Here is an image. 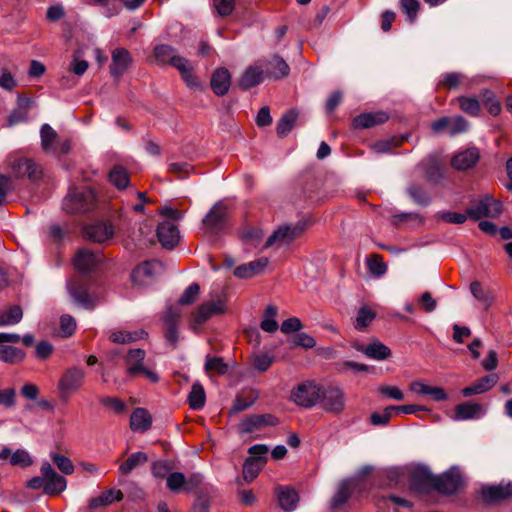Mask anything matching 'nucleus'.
I'll list each match as a JSON object with an SVG mask.
<instances>
[{"label": "nucleus", "instance_id": "obj_33", "mask_svg": "<svg viewBox=\"0 0 512 512\" xmlns=\"http://www.w3.org/2000/svg\"><path fill=\"white\" fill-rule=\"evenodd\" d=\"M388 120L387 113L383 111L363 113L356 116L353 125L356 128H370L378 124H382Z\"/></svg>", "mask_w": 512, "mask_h": 512}, {"label": "nucleus", "instance_id": "obj_26", "mask_svg": "<svg viewBox=\"0 0 512 512\" xmlns=\"http://www.w3.org/2000/svg\"><path fill=\"white\" fill-rule=\"evenodd\" d=\"M478 149L469 148L457 153L451 160V165L457 170H468L472 168L479 160Z\"/></svg>", "mask_w": 512, "mask_h": 512}, {"label": "nucleus", "instance_id": "obj_22", "mask_svg": "<svg viewBox=\"0 0 512 512\" xmlns=\"http://www.w3.org/2000/svg\"><path fill=\"white\" fill-rule=\"evenodd\" d=\"M434 475L429 469L422 465H415L410 468V482L416 490H426L433 487Z\"/></svg>", "mask_w": 512, "mask_h": 512}, {"label": "nucleus", "instance_id": "obj_20", "mask_svg": "<svg viewBox=\"0 0 512 512\" xmlns=\"http://www.w3.org/2000/svg\"><path fill=\"white\" fill-rule=\"evenodd\" d=\"M157 237L163 247L172 249L179 241V230L171 220L161 222L157 227Z\"/></svg>", "mask_w": 512, "mask_h": 512}, {"label": "nucleus", "instance_id": "obj_55", "mask_svg": "<svg viewBox=\"0 0 512 512\" xmlns=\"http://www.w3.org/2000/svg\"><path fill=\"white\" fill-rule=\"evenodd\" d=\"M393 415L394 408L392 406H388L382 411L372 413L370 416V422L374 426H385L389 423Z\"/></svg>", "mask_w": 512, "mask_h": 512}, {"label": "nucleus", "instance_id": "obj_14", "mask_svg": "<svg viewBox=\"0 0 512 512\" xmlns=\"http://www.w3.org/2000/svg\"><path fill=\"white\" fill-rule=\"evenodd\" d=\"M482 500L492 504L512 496V482L498 485H483L480 489Z\"/></svg>", "mask_w": 512, "mask_h": 512}, {"label": "nucleus", "instance_id": "obj_56", "mask_svg": "<svg viewBox=\"0 0 512 512\" xmlns=\"http://www.w3.org/2000/svg\"><path fill=\"white\" fill-rule=\"evenodd\" d=\"M374 318L375 313L372 310L367 307L360 308L356 316L355 328L358 330L366 328Z\"/></svg>", "mask_w": 512, "mask_h": 512}, {"label": "nucleus", "instance_id": "obj_15", "mask_svg": "<svg viewBox=\"0 0 512 512\" xmlns=\"http://www.w3.org/2000/svg\"><path fill=\"white\" fill-rule=\"evenodd\" d=\"M277 422V418L272 414L252 415L241 421L239 431L241 434H251L259 431L262 427L274 426Z\"/></svg>", "mask_w": 512, "mask_h": 512}, {"label": "nucleus", "instance_id": "obj_9", "mask_svg": "<svg viewBox=\"0 0 512 512\" xmlns=\"http://www.w3.org/2000/svg\"><path fill=\"white\" fill-rule=\"evenodd\" d=\"M502 212V205L500 202L494 200L491 196L485 195L473 203L468 209L467 213L470 219L479 220L483 217L495 218Z\"/></svg>", "mask_w": 512, "mask_h": 512}, {"label": "nucleus", "instance_id": "obj_51", "mask_svg": "<svg viewBox=\"0 0 512 512\" xmlns=\"http://www.w3.org/2000/svg\"><path fill=\"white\" fill-rule=\"evenodd\" d=\"M257 397H258V394L255 391H249L246 394L238 395L234 400V404L232 406V412L238 413L243 410H246L247 408L251 407L255 403Z\"/></svg>", "mask_w": 512, "mask_h": 512}, {"label": "nucleus", "instance_id": "obj_50", "mask_svg": "<svg viewBox=\"0 0 512 512\" xmlns=\"http://www.w3.org/2000/svg\"><path fill=\"white\" fill-rule=\"evenodd\" d=\"M297 113L293 110L286 112L277 123L276 131L280 137L286 136L293 128Z\"/></svg>", "mask_w": 512, "mask_h": 512}, {"label": "nucleus", "instance_id": "obj_12", "mask_svg": "<svg viewBox=\"0 0 512 512\" xmlns=\"http://www.w3.org/2000/svg\"><path fill=\"white\" fill-rule=\"evenodd\" d=\"M486 414L487 408L484 405L467 401L456 405L451 419L453 421L479 420L485 417Z\"/></svg>", "mask_w": 512, "mask_h": 512}, {"label": "nucleus", "instance_id": "obj_64", "mask_svg": "<svg viewBox=\"0 0 512 512\" xmlns=\"http://www.w3.org/2000/svg\"><path fill=\"white\" fill-rule=\"evenodd\" d=\"M303 328V325L299 318L291 317L284 320L281 324V331L284 334H290L292 332H298Z\"/></svg>", "mask_w": 512, "mask_h": 512}, {"label": "nucleus", "instance_id": "obj_38", "mask_svg": "<svg viewBox=\"0 0 512 512\" xmlns=\"http://www.w3.org/2000/svg\"><path fill=\"white\" fill-rule=\"evenodd\" d=\"M470 291L484 309H488L492 305L495 296L490 289L483 287L479 282H472Z\"/></svg>", "mask_w": 512, "mask_h": 512}, {"label": "nucleus", "instance_id": "obj_30", "mask_svg": "<svg viewBox=\"0 0 512 512\" xmlns=\"http://www.w3.org/2000/svg\"><path fill=\"white\" fill-rule=\"evenodd\" d=\"M269 261L266 257L258 258L254 261H251L246 264H242L235 268L234 275L238 278H251L255 276L256 274L261 273L266 266L268 265Z\"/></svg>", "mask_w": 512, "mask_h": 512}, {"label": "nucleus", "instance_id": "obj_28", "mask_svg": "<svg viewBox=\"0 0 512 512\" xmlns=\"http://www.w3.org/2000/svg\"><path fill=\"white\" fill-rule=\"evenodd\" d=\"M356 349L362 352L366 357L377 361L385 360L391 355L390 348L378 340H375L366 346L359 345Z\"/></svg>", "mask_w": 512, "mask_h": 512}, {"label": "nucleus", "instance_id": "obj_53", "mask_svg": "<svg viewBox=\"0 0 512 512\" xmlns=\"http://www.w3.org/2000/svg\"><path fill=\"white\" fill-rule=\"evenodd\" d=\"M186 476L181 472H172L166 479L167 488L173 493L185 491Z\"/></svg>", "mask_w": 512, "mask_h": 512}, {"label": "nucleus", "instance_id": "obj_40", "mask_svg": "<svg viewBox=\"0 0 512 512\" xmlns=\"http://www.w3.org/2000/svg\"><path fill=\"white\" fill-rule=\"evenodd\" d=\"M25 352L17 347L0 344V361L8 364L20 363L25 359Z\"/></svg>", "mask_w": 512, "mask_h": 512}, {"label": "nucleus", "instance_id": "obj_47", "mask_svg": "<svg viewBox=\"0 0 512 512\" xmlns=\"http://www.w3.org/2000/svg\"><path fill=\"white\" fill-rule=\"evenodd\" d=\"M109 181L118 189H125L129 185V175L122 166H115L108 175Z\"/></svg>", "mask_w": 512, "mask_h": 512}, {"label": "nucleus", "instance_id": "obj_48", "mask_svg": "<svg viewBox=\"0 0 512 512\" xmlns=\"http://www.w3.org/2000/svg\"><path fill=\"white\" fill-rule=\"evenodd\" d=\"M175 469V464L172 460L161 459L152 463L151 472L154 477L159 479L168 478V475Z\"/></svg>", "mask_w": 512, "mask_h": 512}, {"label": "nucleus", "instance_id": "obj_4", "mask_svg": "<svg viewBox=\"0 0 512 512\" xmlns=\"http://www.w3.org/2000/svg\"><path fill=\"white\" fill-rule=\"evenodd\" d=\"M465 486L458 467L452 466L440 475L434 476L433 489L442 495L450 496L458 493Z\"/></svg>", "mask_w": 512, "mask_h": 512}, {"label": "nucleus", "instance_id": "obj_42", "mask_svg": "<svg viewBox=\"0 0 512 512\" xmlns=\"http://www.w3.org/2000/svg\"><path fill=\"white\" fill-rule=\"evenodd\" d=\"M412 201L419 206H428L431 202L429 193L419 184L412 183L406 189Z\"/></svg>", "mask_w": 512, "mask_h": 512}, {"label": "nucleus", "instance_id": "obj_37", "mask_svg": "<svg viewBox=\"0 0 512 512\" xmlns=\"http://www.w3.org/2000/svg\"><path fill=\"white\" fill-rule=\"evenodd\" d=\"M268 66L270 67L267 71V76L273 79H281L289 75L290 67L286 63V61L275 55L268 62Z\"/></svg>", "mask_w": 512, "mask_h": 512}, {"label": "nucleus", "instance_id": "obj_18", "mask_svg": "<svg viewBox=\"0 0 512 512\" xmlns=\"http://www.w3.org/2000/svg\"><path fill=\"white\" fill-rule=\"evenodd\" d=\"M11 170L15 177L27 176L30 180H37L41 175L40 167L31 159L17 158L11 162Z\"/></svg>", "mask_w": 512, "mask_h": 512}, {"label": "nucleus", "instance_id": "obj_19", "mask_svg": "<svg viewBox=\"0 0 512 512\" xmlns=\"http://www.w3.org/2000/svg\"><path fill=\"white\" fill-rule=\"evenodd\" d=\"M114 235V228L111 223L96 222L84 228V236L91 241L104 243Z\"/></svg>", "mask_w": 512, "mask_h": 512}, {"label": "nucleus", "instance_id": "obj_7", "mask_svg": "<svg viewBox=\"0 0 512 512\" xmlns=\"http://www.w3.org/2000/svg\"><path fill=\"white\" fill-rule=\"evenodd\" d=\"M85 371L77 366H73L65 370L59 380V391L62 399H67L77 392L85 379Z\"/></svg>", "mask_w": 512, "mask_h": 512}, {"label": "nucleus", "instance_id": "obj_57", "mask_svg": "<svg viewBox=\"0 0 512 512\" xmlns=\"http://www.w3.org/2000/svg\"><path fill=\"white\" fill-rule=\"evenodd\" d=\"M118 483L125 486L128 497L132 500L142 499L144 497L143 489L135 481H128L121 478Z\"/></svg>", "mask_w": 512, "mask_h": 512}, {"label": "nucleus", "instance_id": "obj_36", "mask_svg": "<svg viewBox=\"0 0 512 512\" xmlns=\"http://www.w3.org/2000/svg\"><path fill=\"white\" fill-rule=\"evenodd\" d=\"M420 166L424 169L425 178L429 183L438 184L442 180L443 173L436 157L429 156L425 158Z\"/></svg>", "mask_w": 512, "mask_h": 512}, {"label": "nucleus", "instance_id": "obj_2", "mask_svg": "<svg viewBox=\"0 0 512 512\" xmlns=\"http://www.w3.org/2000/svg\"><path fill=\"white\" fill-rule=\"evenodd\" d=\"M41 476H35L27 482V487L40 490L47 495H58L67 487L66 479L55 472L48 462H43L40 468Z\"/></svg>", "mask_w": 512, "mask_h": 512}, {"label": "nucleus", "instance_id": "obj_1", "mask_svg": "<svg viewBox=\"0 0 512 512\" xmlns=\"http://www.w3.org/2000/svg\"><path fill=\"white\" fill-rule=\"evenodd\" d=\"M96 207V195L89 187H71L62 200V209L68 214H86Z\"/></svg>", "mask_w": 512, "mask_h": 512}, {"label": "nucleus", "instance_id": "obj_25", "mask_svg": "<svg viewBox=\"0 0 512 512\" xmlns=\"http://www.w3.org/2000/svg\"><path fill=\"white\" fill-rule=\"evenodd\" d=\"M101 260V255L94 253L90 250L82 249L79 250L74 258L75 268L86 273L93 270Z\"/></svg>", "mask_w": 512, "mask_h": 512}, {"label": "nucleus", "instance_id": "obj_10", "mask_svg": "<svg viewBox=\"0 0 512 512\" xmlns=\"http://www.w3.org/2000/svg\"><path fill=\"white\" fill-rule=\"evenodd\" d=\"M227 220V206L223 202L219 201L213 205L203 218V225L208 231L212 233H219L226 227Z\"/></svg>", "mask_w": 512, "mask_h": 512}, {"label": "nucleus", "instance_id": "obj_35", "mask_svg": "<svg viewBox=\"0 0 512 512\" xmlns=\"http://www.w3.org/2000/svg\"><path fill=\"white\" fill-rule=\"evenodd\" d=\"M41 147L46 153L56 155L58 135L57 132L47 123L40 129Z\"/></svg>", "mask_w": 512, "mask_h": 512}, {"label": "nucleus", "instance_id": "obj_5", "mask_svg": "<svg viewBox=\"0 0 512 512\" xmlns=\"http://www.w3.org/2000/svg\"><path fill=\"white\" fill-rule=\"evenodd\" d=\"M304 229L305 223L303 222H298L294 225H281L269 236L264 247L269 248L275 244L279 247L287 246L299 238L303 234Z\"/></svg>", "mask_w": 512, "mask_h": 512}, {"label": "nucleus", "instance_id": "obj_17", "mask_svg": "<svg viewBox=\"0 0 512 512\" xmlns=\"http://www.w3.org/2000/svg\"><path fill=\"white\" fill-rule=\"evenodd\" d=\"M269 450H249L257 452L249 457L243 465V477L246 482L253 481L267 461L266 453Z\"/></svg>", "mask_w": 512, "mask_h": 512}, {"label": "nucleus", "instance_id": "obj_32", "mask_svg": "<svg viewBox=\"0 0 512 512\" xmlns=\"http://www.w3.org/2000/svg\"><path fill=\"white\" fill-rule=\"evenodd\" d=\"M154 58L158 64H170L174 68H176V65L178 63L176 61L177 59H185L184 57H181L177 54L175 48L166 44H160L155 46Z\"/></svg>", "mask_w": 512, "mask_h": 512}, {"label": "nucleus", "instance_id": "obj_59", "mask_svg": "<svg viewBox=\"0 0 512 512\" xmlns=\"http://www.w3.org/2000/svg\"><path fill=\"white\" fill-rule=\"evenodd\" d=\"M10 463L20 467H28L32 464V458L27 450H15L10 457Z\"/></svg>", "mask_w": 512, "mask_h": 512}, {"label": "nucleus", "instance_id": "obj_29", "mask_svg": "<svg viewBox=\"0 0 512 512\" xmlns=\"http://www.w3.org/2000/svg\"><path fill=\"white\" fill-rule=\"evenodd\" d=\"M279 506L285 512L293 511L299 501L298 493L291 487L279 486L276 489Z\"/></svg>", "mask_w": 512, "mask_h": 512}, {"label": "nucleus", "instance_id": "obj_63", "mask_svg": "<svg viewBox=\"0 0 512 512\" xmlns=\"http://www.w3.org/2000/svg\"><path fill=\"white\" fill-rule=\"evenodd\" d=\"M378 392L381 396L397 401H401L404 399V393L396 386H381L378 389Z\"/></svg>", "mask_w": 512, "mask_h": 512}, {"label": "nucleus", "instance_id": "obj_52", "mask_svg": "<svg viewBox=\"0 0 512 512\" xmlns=\"http://www.w3.org/2000/svg\"><path fill=\"white\" fill-rule=\"evenodd\" d=\"M205 371L207 373L215 372L220 375H224L228 372V365L224 362L222 357H211L206 356Z\"/></svg>", "mask_w": 512, "mask_h": 512}, {"label": "nucleus", "instance_id": "obj_43", "mask_svg": "<svg viewBox=\"0 0 512 512\" xmlns=\"http://www.w3.org/2000/svg\"><path fill=\"white\" fill-rule=\"evenodd\" d=\"M23 318V311L20 306L14 305L7 310L0 311V327L18 324Z\"/></svg>", "mask_w": 512, "mask_h": 512}, {"label": "nucleus", "instance_id": "obj_39", "mask_svg": "<svg viewBox=\"0 0 512 512\" xmlns=\"http://www.w3.org/2000/svg\"><path fill=\"white\" fill-rule=\"evenodd\" d=\"M147 332L144 330H136V331H114L110 334L109 339L113 343L117 344H128L135 342L140 339H144L147 337Z\"/></svg>", "mask_w": 512, "mask_h": 512}, {"label": "nucleus", "instance_id": "obj_34", "mask_svg": "<svg viewBox=\"0 0 512 512\" xmlns=\"http://www.w3.org/2000/svg\"><path fill=\"white\" fill-rule=\"evenodd\" d=\"M151 414L144 408H136L130 416V428L134 432H145L151 427Z\"/></svg>", "mask_w": 512, "mask_h": 512}, {"label": "nucleus", "instance_id": "obj_23", "mask_svg": "<svg viewBox=\"0 0 512 512\" xmlns=\"http://www.w3.org/2000/svg\"><path fill=\"white\" fill-rule=\"evenodd\" d=\"M132 58L129 51L125 48H117L112 52V62L110 65L111 75L115 78L120 77L128 68Z\"/></svg>", "mask_w": 512, "mask_h": 512}, {"label": "nucleus", "instance_id": "obj_45", "mask_svg": "<svg viewBox=\"0 0 512 512\" xmlns=\"http://www.w3.org/2000/svg\"><path fill=\"white\" fill-rule=\"evenodd\" d=\"M91 1L94 5H97L100 7L101 13L107 18H111L115 15H118L123 6L122 0H91Z\"/></svg>", "mask_w": 512, "mask_h": 512}, {"label": "nucleus", "instance_id": "obj_13", "mask_svg": "<svg viewBox=\"0 0 512 512\" xmlns=\"http://www.w3.org/2000/svg\"><path fill=\"white\" fill-rule=\"evenodd\" d=\"M163 270L159 261H145L138 265L132 272V279L136 284L145 285L158 276Z\"/></svg>", "mask_w": 512, "mask_h": 512}, {"label": "nucleus", "instance_id": "obj_58", "mask_svg": "<svg viewBox=\"0 0 512 512\" xmlns=\"http://www.w3.org/2000/svg\"><path fill=\"white\" fill-rule=\"evenodd\" d=\"M27 120L28 109L27 107H24L23 104H19V107L10 113L7 119V126L11 127L26 122Z\"/></svg>", "mask_w": 512, "mask_h": 512}, {"label": "nucleus", "instance_id": "obj_44", "mask_svg": "<svg viewBox=\"0 0 512 512\" xmlns=\"http://www.w3.org/2000/svg\"><path fill=\"white\" fill-rule=\"evenodd\" d=\"M188 402L193 410H200L205 406L206 394L203 386L199 382L192 385L191 391L188 395Z\"/></svg>", "mask_w": 512, "mask_h": 512}, {"label": "nucleus", "instance_id": "obj_41", "mask_svg": "<svg viewBox=\"0 0 512 512\" xmlns=\"http://www.w3.org/2000/svg\"><path fill=\"white\" fill-rule=\"evenodd\" d=\"M148 461V456L142 451L131 454L128 459L119 466L120 473L127 475L136 468L144 465Z\"/></svg>", "mask_w": 512, "mask_h": 512}, {"label": "nucleus", "instance_id": "obj_54", "mask_svg": "<svg viewBox=\"0 0 512 512\" xmlns=\"http://www.w3.org/2000/svg\"><path fill=\"white\" fill-rule=\"evenodd\" d=\"M460 109L471 115L477 116L480 112V104L476 98L461 96L458 98Z\"/></svg>", "mask_w": 512, "mask_h": 512}, {"label": "nucleus", "instance_id": "obj_27", "mask_svg": "<svg viewBox=\"0 0 512 512\" xmlns=\"http://www.w3.org/2000/svg\"><path fill=\"white\" fill-rule=\"evenodd\" d=\"M210 85L216 95H225L231 85L230 72L226 68L216 69L212 74Z\"/></svg>", "mask_w": 512, "mask_h": 512}, {"label": "nucleus", "instance_id": "obj_49", "mask_svg": "<svg viewBox=\"0 0 512 512\" xmlns=\"http://www.w3.org/2000/svg\"><path fill=\"white\" fill-rule=\"evenodd\" d=\"M176 69L180 72L182 79L189 87H199L193 73L192 66L188 59H177Z\"/></svg>", "mask_w": 512, "mask_h": 512}, {"label": "nucleus", "instance_id": "obj_21", "mask_svg": "<svg viewBox=\"0 0 512 512\" xmlns=\"http://www.w3.org/2000/svg\"><path fill=\"white\" fill-rule=\"evenodd\" d=\"M265 78L263 65L256 63L248 66L238 80V85L243 90H248L263 82Z\"/></svg>", "mask_w": 512, "mask_h": 512}, {"label": "nucleus", "instance_id": "obj_62", "mask_svg": "<svg viewBox=\"0 0 512 512\" xmlns=\"http://www.w3.org/2000/svg\"><path fill=\"white\" fill-rule=\"evenodd\" d=\"M213 5L220 16H228L235 8V0H213Z\"/></svg>", "mask_w": 512, "mask_h": 512}, {"label": "nucleus", "instance_id": "obj_31", "mask_svg": "<svg viewBox=\"0 0 512 512\" xmlns=\"http://www.w3.org/2000/svg\"><path fill=\"white\" fill-rule=\"evenodd\" d=\"M497 383V376L495 374L486 375L472 385L467 386L461 390L464 397H470L477 394H482L489 391Z\"/></svg>", "mask_w": 512, "mask_h": 512}, {"label": "nucleus", "instance_id": "obj_46", "mask_svg": "<svg viewBox=\"0 0 512 512\" xmlns=\"http://www.w3.org/2000/svg\"><path fill=\"white\" fill-rule=\"evenodd\" d=\"M278 309L274 305H268L264 311L263 320L260 327L263 331L273 333L278 329V322L275 317L277 316Z\"/></svg>", "mask_w": 512, "mask_h": 512}, {"label": "nucleus", "instance_id": "obj_3", "mask_svg": "<svg viewBox=\"0 0 512 512\" xmlns=\"http://www.w3.org/2000/svg\"><path fill=\"white\" fill-rule=\"evenodd\" d=\"M320 390L318 403L326 412L339 414L345 409L346 395L339 385H321Z\"/></svg>", "mask_w": 512, "mask_h": 512}, {"label": "nucleus", "instance_id": "obj_6", "mask_svg": "<svg viewBox=\"0 0 512 512\" xmlns=\"http://www.w3.org/2000/svg\"><path fill=\"white\" fill-rule=\"evenodd\" d=\"M145 357V350L130 349L124 358V362L126 364V372L129 376L132 377L138 374H143L151 382L156 383L159 380V376L144 366Z\"/></svg>", "mask_w": 512, "mask_h": 512}, {"label": "nucleus", "instance_id": "obj_11", "mask_svg": "<svg viewBox=\"0 0 512 512\" xmlns=\"http://www.w3.org/2000/svg\"><path fill=\"white\" fill-rule=\"evenodd\" d=\"M431 129L434 134L447 132L450 136L466 132L469 129L468 121L462 116L441 117L431 123Z\"/></svg>", "mask_w": 512, "mask_h": 512}, {"label": "nucleus", "instance_id": "obj_16", "mask_svg": "<svg viewBox=\"0 0 512 512\" xmlns=\"http://www.w3.org/2000/svg\"><path fill=\"white\" fill-rule=\"evenodd\" d=\"M363 483L358 478H351L342 481L339 488L332 498L331 505L337 508L348 501L351 495L356 491H361Z\"/></svg>", "mask_w": 512, "mask_h": 512}, {"label": "nucleus", "instance_id": "obj_61", "mask_svg": "<svg viewBox=\"0 0 512 512\" xmlns=\"http://www.w3.org/2000/svg\"><path fill=\"white\" fill-rule=\"evenodd\" d=\"M199 291L200 286L197 283L190 284L179 298V303L182 305L191 304L196 299Z\"/></svg>", "mask_w": 512, "mask_h": 512}, {"label": "nucleus", "instance_id": "obj_8", "mask_svg": "<svg viewBox=\"0 0 512 512\" xmlns=\"http://www.w3.org/2000/svg\"><path fill=\"white\" fill-rule=\"evenodd\" d=\"M320 387L321 385L312 381L303 382L292 390L291 397L297 405L310 408L318 404Z\"/></svg>", "mask_w": 512, "mask_h": 512}, {"label": "nucleus", "instance_id": "obj_24", "mask_svg": "<svg viewBox=\"0 0 512 512\" xmlns=\"http://www.w3.org/2000/svg\"><path fill=\"white\" fill-rule=\"evenodd\" d=\"M67 289L73 301L85 309H93L96 306L95 300L89 295L87 289L77 283L69 282Z\"/></svg>", "mask_w": 512, "mask_h": 512}, {"label": "nucleus", "instance_id": "obj_60", "mask_svg": "<svg viewBox=\"0 0 512 512\" xmlns=\"http://www.w3.org/2000/svg\"><path fill=\"white\" fill-rule=\"evenodd\" d=\"M52 459L61 472H63L64 474L73 473L74 466L68 457L62 456L58 453H53Z\"/></svg>", "mask_w": 512, "mask_h": 512}]
</instances>
